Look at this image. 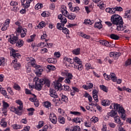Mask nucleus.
Segmentation results:
<instances>
[{
  "instance_id": "f257e3e1",
  "label": "nucleus",
  "mask_w": 131,
  "mask_h": 131,
  "mask_svg": "<svg viewBox=\"0 0 131 131\" xmlns=\"http://www.w3.org/2000/svg\"><path fill=\"white\" fill-rule=\"evenodd\" d=\"M111 21L114 25H117V30L118 31L124 30L123 28V20L120 15L118 14L113 15L111 17Z\"/></svg>"
},
{
  "instance_id": "f03ea898",
  "label": "nucleus",
  "mask_w": 131,
  "mask_h": 131,
  "mask_svg": "<svg viewBox=\"0 0 131 131\" xmlns=\"http://www.w3.org/2000/svg\"><path fill=\"white\" fill-rule=\"evenodd\" d=\"M43 84H45L48 88H50L51 82L50 80L47 78L40 79L39 80H37L35 82V89L37 91H40L42 88Z\"/></svg>"
},
{
  "instance_id": "7ed1b4c3",
  "label": "nucleus",
  "mask_w": 131,
  "mask_h": 131,
  "mask_svg": "<svg viewBox=\"0 0 131 131\" xmlns=\"http://www.w3.org/2000/svg\"><path fill=\"white\" fill-rule=\"evenodd\" d=\"M28 59H29L28 60L29 64H31V66H32L33 67H34V68L36 69V71L35 72L36 74H37V75H38V76L41 75V72L43 71V70L42 69V68H41V67H40V66H37L36 64H35L36 61L34 58L32 57H30Z\"/></svg>"
},
{
  "instance_id": "20e7f679",
  "label": "nucleus",
  "mask_w": 131,
  "mask_h": 131,
  "mask_svg": "<svg viewBox=\"0 0 131 131\" xmlns=\"http://www.w3.org/2000/svg\"><path fill=\"white\" fill-rule=\"evenodd\" d=\"M16 103L18 104L19 105L17 107L13 108L14 112L17 115H22V110H23V103L20 100H16Z\"/></svg>"
},
{
  "instance_id": "39448f33",
  "label": "nucleus",
  "mask_w": 131,
  "mask_h": 131,
  "mask_svg": "<svg viewBox=\"0 0 131 131\" xmlns=\"http://www.w3.org/2000/svg\"><path fill=\"white\" fill-rule=\"evenodd\" d=\"M103 75L106 80H109L110 78L112 80V81H114V82H116V81L117 80V77H116L115 74L113 73H111L110 75H107L106 73H105Z\"/></svg>"
},
{
  "instance_id": "423d86ee",
  "label": "nucleus",
  "mask_w": 131,
  "mask_h": 131,
  "mask_svg": "<svg viewBox=\"0 0 131 131\" xmlns=\"http://www.w3.org/2000/svg\"><path fill=\"white\" fill-rule=\"evenodd\" d=\"M21 6L25 8V9H27L30 7V3L31 2H33V0H20Z\"/></svg>"
},
{
  "instance_id": "0eeeda50",
  "label": "nucleus",
  "mask_w": 131,
  "mask_h": 131,
  "mask_svg": "<svg viewBox=\"0 0 131 131\" xmlns=\"http://www.w3.org/2000/svg\"><path fill=\"white\" fill-rule=\"evenodd\" d=\"M18 51L12 48L10 50V56L13 57V58H20L21 57V55L20 54L17 53Z\"/></svg>"
},
{
  "instance_id": "6e6552de",
  "label": "nucleus",
  "mask_w": 131,
  "mask_h": 131,
  "mask_svg": "<svg viewBox=\"0 0 131 131\" xmlns=\"http://www.w3.org/2000/svg\"><path fill=\"white\" fill-rule=\"evenodd\" d=\"M16 31L17 32H20V33H21L20 36L21 37H25L26 36L27 29L25 28H18Z\"/></svg>"
},
{
  "instance_id": "1a4fd4ad",
  "label": "nucleus",
  "mask_w": 131,
  "mask_h": 131,
  "mask_svg": "<svg viewBox=\"0 0 131 131\" xmlns=\"http://www.w3.org/2000/svg\"><path fill=\"white\" fill-rule=\"evenodd\" d=\"M49 119L50 121L54 124L57 123V117H56L55 114L51 113L49 115Z\"/></svg>"
},
{
  "instance_id": "9d476101",
  "label": "nucleus",
  "mask_w": 131,
  "mask_h": 131,
  "mask_svg": "<svg viewBox=\"0 0 131 131\" xmlns=\"http://www.w3.org/2000/svg\"><path fill=\"white\" fill-rule=\"evenodd\" d=\"M121 56V53L119 52H111L110 53V56L111 58H113L115 60L118 59V57Z\"/></svg>"
},
{
  "instance_id": "9b49d317",
  "label": "nucleus",
  "mask_w": 131,
  "mask_h": 131,
  "mask_svg": "<svg viewBox=\"0 0 131 131\" xmlns=\"http://www.w3.org/2000/svg\"><path fill=\"white\" fill-rule=\"evenodd\" d=\"M72 78H73V75L72 74L69 73L66 79L64 80V82H66V83H68V84H70V83H71V79H72Z\"/></svg>"
},
{
  "instance_id": "f8f14e48",
  "label": "nucleus",
  "mask_w": 131,
  "mask_h": 131,
  "mask_svg": "<svg viewBox=\"0 0 131 131\" xmlns=\"http://www.w3.org/2000/svg\"><path fill=\"white\" fill-rule=\"evenodd\" d=\"M99 42L100 45H102V46H105V47H107L108 48L111 47V42H109L106 40H100L99 41Z\"/></svg>"
},
{
  "instance_id": "ddd939ff",
  "label": "nucleus",
  "mask_w": 131,
  "mask_h": 131,
  "mask_svg": "<svg viewBox=\"0 0 131 131\" xmlns=\"http://www.w3.org/2000/svg\"><path fill=\"white\" fill-rule=\"evenodd\" d=\"M18 37L14 36V35H11L10 36V42L11 43L12 45H15V43L18 41Z\"/></svg>"
},
{
  "instance_id": "4468645a",
  "label": "nucleus",
  "mask_w": 131,
  "mask_h": 131,
  "mask_svg": "<svg viewBox=\"0 0 131 131\" xmlns=\"http://www.w3.org/2000/svg\"><path fill=\"white\" fill-rule=\"evenodd\" d=\"M65 17H68L70 20H74L75 18H76V15L74 14L73 13L69 14V12L68 11H66V13L64 14Z\"/></svg>"
},
{
  "instance_id": "2eb2a0df",
  "label": "nucleus",
  "mask_w": 131,
  "mask_h": 131,
  "mask_svg": "<svg viewBox=\"0 0 131 131\" xmlns=\"http://www.w3.org/2000/svg\"><path fill=\"white\" fill-rule=\"evenodd\" d=\"M50 95L51 97H52V98H54L55 99L58 98V94H57L56 91L53 89H50Z\"/></svg>"
},
{
  "instance_id": "dca6fc26",
  "label": "nucleus",
  "mask_w": 131,
  "mask_h": 131,
  "mask_svg": "<svg viewBox=\"0 0 131 131\" xmlns=\"http://www.w3.org/2000/svg\"><path fill=\"white\" fill-rule=\"evenodd\" d=\"M54 89L56 91H59L60 88H62V84L59 82V81H56L54 82Z\"/></svg>"
},
{
  "instance_id": "f3484780",
  "label": "nucleus",
  "mask_w": 131,
  "mask_h": 131,
  "mask_svg": "<svg viewBox=\"0 0 131 131\" xmlns=\"http://www.w3.org/2000/svg\"><path fill=\"white\" fill-rule=\"evenodd\" d=\"M114 121L115 123H118V124H119V125L120 126L123 125V123L122 122L121 120H120V118L118 116H116L114 117Z\"/></svg>"
},
{
  "instance_id": "a211bd4d",
  "label": "nucleus",
  "mask_w": 131,
  "mask_h": 131,
  "mask_svg": "<svg viewBox=\"0 0 131 131\" xmlns=\"http://www.w3.org/2000/svg\"><path fill=\"white\" fill-rule=\"evenodd\" d=\"M74 68H75V69H78L79 71H81V70L83 69L82 63L74 64Z\"/></svg>"
},
{
  "instance_id": "6ab92c4d",
  "label": "nucleus",
  "mask_w": 131,
  "mask_h": 131,
  "mask_svg": "<svg viewBox=\"0 0 131 131\" xmlns=\"http://www.w3.org/2000/svg\"><path fill=\"white\" fill-rule=\"evenodd\" d=\"M110 104H111V102L107 99L103 100L101 101V104L102 106H109Z\"/></svg>"
},
{
  "instance_id": "aec40b11",
  "label": "nucleus",
  "mask_w": 131,
  "mask_h": 131,
  "mask_svg": "<svg viewBox=\"0 0 131 131\" xmlns=\"http://www.w3.org/2000/svg\"><path fill=\"white\" fill-rule=\"evenodd\" d=\"M81 121L83 122V119L78 117L75 118L72 120V122L75 123H80Z\"/></svg>"
},
{
  "instance_id": "412c9836",
  "label": "nucleus",
  "mask_w": 131,
  "mask_h": 131,
  "mask_svg": "<svg viewBox=\"0 0 131 131\" xmlns=\"http://www.w3.org/2000/svg\"><path fill=\"white\" fill-rule=\"evenodd\" d=\"M117 113L114 111H112L111 112L107 113L108 116H111V117H116Z\"/></svg>"
},
{
  "instance_id": "4be33fe9",
  "label": "nucleus",
  "mask_w": 131,
  "mask_h": 131,
  "mask_svg": "<svg viewBox=\"0 0 131 131\" xmlns=\"http://www.w3.org/2000/svg\"><path fill=\"white\" fill-rule=\"evenodd\" d=\"M110 37L112 39H114L115 40H118V39H119V36L115 34H111L110 35Z\"/></svg>"
},
{
  "instance_id": "5701e85b",
  "label": "nucleus",
  "mask_w": 131,
  "mask_h": 131,
  "mask_svg": "<svg viewBox=\"0 0 131 131\" xmlns=\"http://www.w3.org/2000/svg\"><path fill=\"white\" fill-rule=\"evenodd\" d=\"M97 6L100 8V9H101V10H104V9H105V7H106V5L104 4L103 2H100V3L97 4Z\"/></svg>"
},
{
  "instance_id": "b1692460",
  "label": "nucleus",
  "mask_w": 131,
  "mask_h": 131,
  "mask_svg": "<svg viewBox=\"0 0 131 131\" xmlns=\"http://www.w3.org/2000/svg\"><path fill=\"white\" fill-rule=\"evenodd\" d=\"M74 61L75 62L74 64H82V62L78 57H75L73 58Z\"/></svg>"
},
{
  "instance_id": "393cba45",
  "label": "nucleus",
  "mask_w": 131,
  "mask_h": 131,
  "mask_svg": "<svg viewBox=\"0 0 131 131\" xmlns=\"http://www.w3.org/2000/svg\"><path fill=\"white\" fill-rule=\"evenodd\" d=\"M72 53L74 55H76V56L79 55V54H80V48H77L76 49L73 50Z\"/></svg>"
},
{
  "instance_id": "a878e982",
  "label": "nucleus",
  "mask_w": 131,
  "mask_h": 131,
  "mask_svg": "<svg viewBox=\"0 0 131 131\" xmlns=\"http://www.w3.org/2000/svg\"><path fill=\"white\" fill-rule=\"evenodd\" d=\"M93 22H94V21H92L91 19H87L84 20V24H85L86 25H92L93 23Z\"/></svg>"
},
{
  "instance_id": "bb28decb",
  "label": "nucleus",
  "mask_w": 131,
  "mask_h": 131,
  "mask_svg": "<svg viewBox=\"0 0 131 131\" xmlns=\"http://www.w3.org/2000/svg\"><path fill=\"white\" fill-rule=\"evenodd\" d=\"M94 27L98 29H101V28H102V23H101L100 21L96 23Z\"/></svg>"
},
{
  "instance_id": "cd10ccee",
  "label": "nucleus",
  "mask_w": 131,
  "mask_h": 131,
  "mask_svg": "<svg viewBox=\"0 0 131 131\" xmlns=\"http://www.w3.org/2000/svg\"><path fill=\"white\" fill-rule=\"evenodd\" d=\"M85 69L86 70L89 71L90 69H95V68L92 67V66L91 65L90 63H87L85 64Z\"/></svg>"
},
{
  "instance_id": "c85d7f7f",
  "label": "nucleus",
  "mask_w": 131,
  "mask_h": 131,
  "mask_svg": "<svg viewBox=\"0 0 131 131\" xmlns=\"http://www.w3.org/2000/svg\"><path fill=\"white\" fill-rule=\"evenodd\" d=\"M79 35L82 37H83V38H86V39H90V38H91V36H90V35L83 34L82 33H80Z\"/></svg>"
},
{
  "instance_id": "c756f323",
  "label": "nucleus",
  "mask_w": 131,
  "mask_h": 131,
  "mask_svg": "<svg viewBox=\"0 0 131 131\" xmlns=\"http://www.w3.org/2000/svg\"><path fill=\"white\" fill-rule=\"evenodd\" d=\"M61 8H62L61 13L62 15L65 16V14H66V12H67V8L65 6H62Z\"/></svg>"
},
{
  "instance_id": "7c9ffc66",
  "label": "nucleus",
  "mask_w": 131,
  "mask_h": 131,
  "mask_svg": "<svg viewBox=\"0 0 131 131\" xmlns=\"http://www.w3.org/2000/svg\"><path fill=\"white\" fill-rule=\"evenodd\" d=\"M16 47L18 48H21L23 46V41L22 40H19L16 43Z\"/></svg>"
},
{
  "instance_id": "2f4dec72",
  "label": "nucleus",
  "mask_w": 131,
  "mask_h": 131,
  "mask_svg": "<svg viewBox=\"0 0 131 131\" xmlns=\"http://www.w3.org/2000/svg\"><path fill=\"white\" fill-rule=\"evenodd\" d=\"M1 125L3 126V127H6L7 126V122L5 121V119H2L1 120V122L0 123Z\"/></svg>"
},
{
  "instance_id": "473e14b6",
  "label": "nucleus",
  "mask_w": 131,
  "mask_h": 131,
  "mask_svg": "<svg viewBox=\"0 0 131 131\" xmlns=\"http://www.w3.org/2000/svg\"><path fill=\"white\" fill-rule=\"evenodd\" d=\"M64 60L66 62V63H70V64H73V62H72V59H71V58H69L68 57H64Z\"/></svg>"
},
{
  "instance_id": "72a5a7b5",
  "label": "nucleus",
  "mask_w": 131,
  "mask_h": 131,
  "mask_svg": "<svg viewBox=\"0 0 131 131\" xmlns=\"http://www.w3.org/2000/svg\"><path fill=\"white\" fill-rule=\"evenodd\" d=\"M47 61L49 63H52V64H55V63L57 62V60L54 58H48Z\"/></svg>"
},
{
  "instance_id": "f704fd0d",
  "label": "nucleus",
  "mask_w": 131,
  "mask_h": 131,
  "mask_svg": "<svg viewBox=\"0 0 131 131\" xmlns=\"http://www.w3.org/2000/svg\"><path fill=\"white\" fill-rule=\"evenodd\" d=\"M47 69H49L50 71H54V70H56V68L55 66L49 65L47 66Z\"/></svg>"
},
{
  "instance_id": "c9c22d12",
  "label": "nucleus",
  "mask_w": 131,
  "mask_h": 131,
  "mask_svg": "<svg viewBox=\"0 0 131 131\" xmlns=\"http://www.w3.org/2000/svg\"><path fill=\"white\" fill-rule=\"evenodd\" d=\"M130 16V10H128L125 13L124 17L125 18H129Z\"/></svg>"
},
{
  "instance_id": "e433bc0d",
  "label": "nucleus",
  "mask_w": 131,
  "mask_h": 131,
  "mask_svg": "<svg viewBox=\"0 0 131 131\" xmlns=\"http://www.w3.org/2000/svg\"><path fill=\"white\" fill-rule=\"evenodd\" d=\"M58 120L61 124H64V123H65V118H64V117H60Z\"/></svg>"
},
{
  "instance_id": "4c0bfd02",
  "label": "nucleus",
  "mask_w": 131,
  "mask_h": 131,
  "mask_svg": "<svg viewBox=\"0 0 131 131\" xmlns=\"http://www.w3.org/2000/svg\"><path fill=\"white\" fill-rule=\"evenodd\" d=\"M42 8V4L38 3L35 6V10H39V9H41Z\"/></svg>"
},
{
  "instance_id": "58836bf2",
  "label": "nucleus",
  "mask_w": 131,
  "mask_h": 131,
  "mask_svg": "<svg viewBox=\"0 0 131 131\" xmlns=\"http://www.w3.org/2000/svg\"><path fill=\"white\" fill-rule=\"evenodd\" d=\"M100 86L101 90L103 91V92H105V93L108 92V89H107V88H106L105 86H104V85H101Z\"/></svg>"
},
{
  "instance_id": "ea45409f",
  "label": "nucleus",
  "mask_w": 131,
  "mask_h": 131,
  "mask_svg": "<svg viewBox=\"0 0 131 131\" xmlns=\"http://www.w3.org/2000/svg\"><path fill=\"white\" fill-rule=\"evenodd\" d=\"M12 126H13L14 129H20V128H21L22 127V126H21L20 125H18V124L13 125Z\"/></svg>"
},
{
  "instance_id": "a19ab883",
  "label": "nucleus",
  "mask_w": 131,
  "mask_h": 131,
  "mask_svg": "<svg viewBox=\"0 0 131 131\" xmlns=\"http://www.w3.org/2000/svg\"><path fill=\"white\" fill-rule=\"evenodd\" d=\"M61 30H62V32L64 34H68V33H69V30L65 27H63Z\"/></svg>"
},
{
  "instance_id": "79ce46f5",
  "label": "nucleus",
  "mask_w": 131,
  "mask_h": 131,
  "mask_svg": "<svg viewBox=\"0 0 131 131\" xmlns=\"http://www.w3.org/2000/svg\"><path fill=\"white\" fill-rule=\"evenodd\" d=\"M91 121H93L94 123H96V122H98L99 121V119L97 117H93L91 119Z\"/></svg>"
},
{
  "instance_id": "37998d69",
  "label": "nucleus",
  "mask_w": 131,
  "mask_h": 131,
  "mask_svg": "<svg viewBox=\"0 0 131 131\" xmlns=\"http://www.w3.org/2000/svg\"><path fill=\"white\" fill-rule=\"evenodd\" d=\"M118 113H125V111H124V109L123 107L120 106L119 110H118Z\"/></svg>"
},
{
  "instance_id": "c03bdc74",
  "label": "nucleus",
  "mask_w": 131,
  "mask_h": 131,
  "mask_svg": "<svg viewBox=\"0 0 131 131\" xmlns=\"http://www.w3.org/2000/svg\"><path fill=\"white\" fill-rule=\"evenodd\" d=\"M120 107V105H119L117 103L114 104V107L115 110H116V111H118Z\"/></svg>"
},
{
  "instance_id": "a18cd8bd",
  "label": "nucleus",
  "mask_w": 131,
  "mask_h": 131,
  "mask_svg": "<svg viewBox=\"0 0 131 131\" xmlns=\"http://www.w3.org/2000/svg\"><path fill=\"white\" fill-rule=\"evenodd\" d=\"M47 34H43V35L41 36V39L42 40H45L47 42L48 41V39H46L47 38Z\"/></svg>"
},
{
  "instance_id": "49530a36",
  "label": "nucleus",
  "mask_w": 131,
  "mask_h": 131,
  "mask_svg": "<svg viewBox=\"0 0 131 131\" xmlns=\"http://www.w3.org/2000/svg\"><path fill=\"white\" fill-rule=\"evenodd\" d=\"M35 37V35H33L31 36V38L30 39H27V41L28 42H31V41H33V39Z\"/></svg>"
},
{
  "instance_id": "de8ad7c7",
  "label": "nucleus",
  "mask_w": 131,
  "mask_h": 131,
  "mask_svg": "<svg viewBox=\"0 0 131 131\" xmlns=\"http://www.w3.org/2000/svg\"><path fill=\"white\" fill-rule=\"evenodd\" d=\"M63 88H62V89L63 91H67V92H69L70 91V87L68 85H63Z\"/></svg>"
},
{
  "instance_id": "09e8293b",
  "label": "nucleus",
  "mask_w": 131,
  "mask_h": 131,
  "mask_svg": "<svg viewBox=\"0 0 131 131\" xmlns=\"http://www.w3.org/2000/svg\"><path fill=\"white\" fill-rule=\"evenodd\" d=\"M129 65H131V59H128L125 62V66L126 67H127V66H129Z\"/></svg>"
},
{
  "instance_id": "8fccbe9b",
  "label": "nucleus",
  "mask_w": 131,
  "mask_h": 131,
  "mask_svg": "<svg viewBox=\"0 0 131 131\" xmlns=\"http://www.w3.org/2000/svg\"><path fill=\"white\" fill-rule=\"evenodd\" d=\"M3 111L4 110H6V109L8 108V107H9V104H8V103L6 102H3Z\"/></svg>"
},
{
  "instance_id": "3c124183",
  "label": "nucleus",
  "mask_w": 131,
  "mask_h": 131,
  "mask_svg": "<svg viewBox=\"0 0 131 131\" xmlns=\"http://www.w3.org/2000/svg\"><path fill=\"white\" fill-rule=\"evenodd\" d=\"M70 114H73V115H76L77 116H80V115L81 114L78 112H71Z\"/></svg>"
},
{
  "instance_id": "603ef678",
  "label": "nucleus",
  "mask_w": 131,
  "mask_h": 131,
  "mask_svg": "<svg viewBox=\"0 0 131 131\" xmlns=\"http://www.w3.org/2000/svg\"><path fill=\"white\" fill-rule=\"evenodd\" d=\"M13 66L15 69H17V68L21 67V64L19 62H16L13 64Z\"/></svg>"
},
{
  "instance_id": "864d4df0",
  "label": "nucleus",
  "mask_w": 131,
  "mask_h": 131,
  "mask_svg": "<svg viewBox=\"0 0 131 131\" xmlns=\"http://www.w3.org/2000/svg\"><path fill=\"white\" fill-rule=\"evenodd\" d=\"M68 100V98L67 97V96L65 95H62L61 96V100L63 101V102H67Z\"/></svg>"
},
{
  "instance_id": "5fc2aeb1",
  "label": "nucleus",
  "mask_w": 131,
  "mask_h": 131,
  "mask_svg": "<svg viewBox=\"0 0 131 131\" xmlns=\"http://www.w3.org/2000/svg\"><path fill=\"white\" fill-rule=\"evenodd\" d=\"M45 106L46 108H50L51 107V102L47 101L45 102Z\"/></svg>"
},
{
  "instance_id": "6e6d98bb",
  "label": "nucleus",
  "mask_w": 131,
  "mask_h": 131,
  "mask_svg": "<svg viewBox=\"0 0 131 131\" xmlns=\"http://www.w3.org/2000/svg\"><path fill=\"white\" fill-rule=\"evenodd\" d=\"M13 88L15 90H16L17 91H20V89H21V88L20 87V86L17 84H15L13 86Z\"/></svg>"
},
{
  "instance_id": "4d7b16f0",
  "label": "nucleus",
  "mask_w": 131,
  "mask_h": 131,
  "mask_svg": "<svg viewBox=\"0 0 131 131\" xmlns=\"http://www.w3.org/2000/svg\"><path fill=\"white\" fill-rule=\"evenodd\" d=\"M80 130V128L79 126H75L73 127V129H72V131H79Z\"/></svg>"
},
{
  "instance_id": "13d9d810",
  "label": "nucleus",
  "mask_w": 131,
  "mask_h": 131,
  "mask_svg": "<svg viewBox=\"0 0 131 131\" xmlns=\"http://www.w3.org/2000/svg\"><path fill=\"white\" fill-rule=\"evenodd\" d=\"M39 26H40V28H43L46 26V23L43 21H41L39 24Z\"/></svg>"
},
{
  "instance_id": "bf43d9fd",
  "label": "nucleus",
  "mask_w": 131,
  "mask_h": 131,
  "mask_svg": "<svg viewBox=\"0 0 131 131\" xmlns=\"http://www.w3.org/2000/svg\"><path fill=\"white\" fill-rule=\"evenodd\" d=\"M42 126H43V121H39L37 128H40V127H42Z\"/></svg>"
},
{
  "instance_id": "052dcab7",
  "label": "nucleus",
  "mask_w": 131,
  "mask_h": 131,
  "mask_svg": "<svg viewBox=\"0 0 131 131\" xmlns=\"http://www.w3.org/2000/svg\"><path fill=\"white\" fill-rule=\"evenodd\" d=\"M116 12H122L123 11V9H122L121 7H116Z\"/></svg>"
},
{
  "instance_id": "680f3d73",
  "label": "nucleus",
  "mask_w": 131,
  "mask_h": 131,
  "mask_svg": "<svg viewBox=\"0 0 131 131\" xmlns=\"http://www.w3.org/2000/svg\"><path fill=\"white\" fill-rule=\"evenodd\" d=\"M37 45L38 47H39L40 48H45V47H46V45H45V42H43L39 43Z\"/></svg>"
},
{
  "instance_id": "e2e57ef3",
  "label": "nucleus",
  "mask_w": 131,
  "mask_h": 131,
  "mask_svg": "<svg viewBox=\"0 0 131 131\" xmlns=\"http://www.w3.org/2000/svg\"><path fill=\"white\" fill-rule=\"evenodd\" d=\"M108 125L110 127H112L113 128H114L115 126H116V125L113 122H110L108 123Z\"/></svg>"
},
{
  "instance_id": "0e129e2a",
  "label": "nucleus",
  "mask_w": 131,
  "mask_h": 131,
  "mask_svg": "<svg viewBox=\"0 0 131 131\" xmlns=\"http://www.w3.org/2000/svg\"><path fill=\"white\" fill-rule=\"evenodd\" d=\"M48 128H49V126H48L47 125H45L43 127L42 129L39 130V131H47Z\"/></svg>"
},
{
  "instance_id": "69168bd1",
  "label": "nucleus",
  "mask_w": 131,
  "mask_h": 131,
  "mask_svg": "<svg viewBox=\"0 0 131 131\" xmlns=\"http://www.w3.org/2000/svg\"><path fill=\"white\" fill-rule=\"evenodd\" d=\"M9 24H10V19L8 18L6 20L4 25H6L7 26H8V27H9Z\"/></svg>"
},
{
  "instance_id": "338daca9",
  "label": "nucleus",
  "mask_w": 131,
  "mask_h": 131,
  "mask_svg": "<svg viewBox=\"0 0 131 131\" xmlns=\"http://www.w3.org/2000/svg\"><path fill=\"white\" fill-rule=\"evenodd\" d=\"M10 6H18V3L14 1H11L10 4Z\"/></svg>"
},
{
  "instance_id": "774afa93",
  "label": "nucleus",
  "mask_w": 131,
  "mask_h": 131,
  "mask_svg": "<svg viewBox=\"0 0 131 131\" xmlns=\"http://www.w3.org/2000/svg\"><path fill=\"white\" fill-rule=\"evenodd\" d=\"M60 22L61 23L66 24L67 23V19L66 17H62V19H61Z\"/></svg>"
}]
</instances>
